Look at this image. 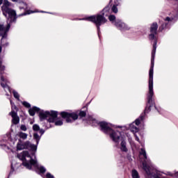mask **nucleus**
Returning <instances> with one entry per match:
<instances>
[{
  "instance_id": "obj_1",
  "label": "nucleus",
  "mask_w": 178,
  "mask_h": 178,
  "mask_svg": "<svg viewBox=\"0 0 178 178\" xmlns=\"http://www.w3.org/2000/svg\"><path fill=\"white\" fill-rule=\"evenodd\" d=\"M155 59H152L151 67L149 71V85H148V92L147 94V103L146 108L145 109V113H142L140 116L135 120L134 122L129 125V129L132 133H138V126L143 120L145 119V113H149L151 111V108L155 105V102H154V65Z\"/></svg>"
},
{
  "instance_id": "obj_2",
  "label": "nucleus",
  "mask_w": 178,
  "mask_h": 178,
  "mask_svg": "<svg viewBox=\"0 0 178 178\" xmlns=\"http://www.w3.org/2000/svg\"><path fill=\"white\" fill-rule=\"evenodd\" d=\"M3 6L1 7V10L3 15L7 18V26L3 24H0V35H1V47H8L9 43L6 42V37H8V33L10 29L11 23H16V11L9 8L10 6V3L8 0H0V5Z\"/></svg>"
},
{
  "instance_id": "obj_3",
  "label": "nucleus",
  "mask_w": 178,
  "mask_h": 178,
  "mask_svg": "<svg viewBox=\"0 0 178 178\" xmlns=\"http://www.w3.org/2000/svg\"><path fill=\"white\" fill-rule=\"evenodd\" d=\"M111 13L112 11L111 10V7L108 6L103 9L102 15L99 14L97 15H92L83 18L81 20H87L88 22H92V23H95V24H96L98 35L99 37L100 26L105 24V23L108 22L105 17H108V20H110L111 23L115 25V22H116V17L113 15H111Z\"/></svg>"
},
{
  "instance_id": "obj_4",
  "label": "nucleus",
  "mask_w": 178,
  "mask_h": 178,
  "mask_svg": "<svg viewBox=\"0 0 178 178\" xmlns=\"http://www.w3.org/2000/svg\"><path fill=\"white\" fill-rule=\"evenodd\" d=\"M88 122L90 124H92V126H97L99 124L102 131L105 133V134H109L110 138H111V140L115 143V144H119V141L123 140L122 133H120L119 131H115L112 129L111 124H109L106 122H98V121L92 116L89 117Z\"/></svg>"
},
{
  "instance_id": "obj_5",
  "label": "nucleus",
  "mask_w": 178,
  "mask_h": 178,
  "mask_svg": "<svg viewBox=\"0 0 178 178\" xmlns=\"http://www.w3.org/2000/svg\"><path fill=\"white\" fill-rule=\"evenodd\" d=\"M17 156L18 159L23 161L22 165L26 168V169L31 170L33 166V168H35V169H38V170L40 171V173L44 174L47 172L45 167L38 165L37 160L33 159L31 156H30V154H29V152L24 151L22 153L18 154Z\"/></svg>"
},
{
  "instance_id": "obj_6",
  "label": "nucleus",
  "mask_w": 178,
  "mask_h": 178,
  "mask_svg": "<svg viewBox=\"0 0 178 178\" xmlns=\"http://www.w3.org/2000/svg\"><path fill=\"white\" fill-rule=\"evenodd\" d=\"M40 108L37 106H33L29 108V113L30 116H34L36 112H39V117L40 120H47L49 123H54L55 119L58 118V111H40Z\"/></svg>"
},
{
  "instance_id": "obj_7",
  "label": "nucleus",
  "mask_w": 178,
  "mask_h": 178,
  "mask_svg": "<svg viewBox=\"0 0 178 178\" xmlns=\"http://www.w3.org/2000/svg\"><path fill=\"white\" fill-rule=\"evenodd\" d=\"M17 151H22V149H31V151H37V145L31 144L29 141L25 143L22 142V140L19 139L17 144Z\"/></svg>"
},
{
  "instance_id": "obj_8",
  "label": "nucleus",
  "mask_w": 178,
  "mask_h": 178,
  "mask_svg": "<svg viewBox=\"0 0 178 178\" xmlns=\"http://www.w3.org/2000/svg\"><path fill=\"white\" fill-rule=\"evenodd\" d=\"M60 116L63 119H65L67 123H73V122L79 119V115L74 112L63 111L60 113Z\"/></svg>"
},
{
  "instance_id": "obj_9",
  "label": "nucleus",
  "mask_w": 178,
  "mask_h": 178,
  "mask_svg": "<svg viewBox=\"0 0 178 178\" xmlns=\"http://www.w3.org/2000/svg\"><path fill=\"white\" fill-rule=\"evenodd\" d=\"M1 87L3 88L4 91H6V92H13V95H14V98H16V99L19 100V98H20V96L19 95V93L15 90L10 89V88L9 87V86H8V79H4L3 76H1Z\"/></svg>"
},
{
  "instance_id": "obj_10",
  "label": "nucleus",
  "mask_w": 178,
  "mask_h": 178,
  "mask_svg": "<svg viewBox=\"0 0 178 178\" xmlns=\"http://www.w3.org/2000/svg\"><path fill=\"white\" fill-rule=\"evenodd\" d=\"M114 26L120 30L121 31H126V30H130V26H127L124 22L120 19H116Z\"/></svg>"
},
{
  "instance_id": "obj_11",
  "label": "nucleus",
  "mask_w": 178,
  "mask_h": 178,
  "mask_svg": "<svg viewBox=\"0 0 178 178\" xmlns=\"http://www.w3.org/2000/svg\"><path fill=\"white\" fill-rule=\"evenodd\" d=\"M173 23H175V18H170L169 17H167L164 19V24L161 25V26L159 28V30L162 31V30H163L164 29H168V27H170V26H172Z\"/></svg>"
},
{
  "instance_id": "obj_12",
  "label": "nucleus",
  "mask_w": 178,
  "mask_h": 178,
  "mask_svg": "<svg viewBox=\"0 0 178 178\" xmlns=\"http://www.w3.org/2000/svg\"><path fill=\"white\" fill-rule=\"evenodd\" d=\"M9 115L13 118L12 123L13 124H19L20 122V118L17 116V113L16 112H10Z\"/></svg>"
},
{
  "instance_id": "obj_13",
  "label": "nucleus",
  "mask_w": 178,
  "mask_h": 178,
  "mask_svg": "<svg viewBox=\"0 0 178 178\" xmlns=\"http://www.w3.org/2000/svg\"><path fill=\"white\" fill-rule=\"evenodd\" d=\"M121 141V151H122L123 152H127V147H126V142L124 141V138H123Z\"/></svg>"
},
{
  "instance_id": "obj_14",
  "label": "nucleus",
  "mask_w": 178,
  "mask_h": 178,
  "mask_svg": "<svg viewBox=\"0 0 178 178\" xmlns=\"http://www.w3.org/2000/svg\"><path fill=\"white\" fill-rule=\"evenodd\" d=\"M2 52V46H0V54ZM5 70V65L2 64V59L0 58V73L2 74Z\"/></svg>"
},
{
  "instance_id": "obj_15",
  "label": "nucleus",
  "mask_w": 178,
  "mask_h": 178,
  "mask_svg": "<svg viewBox=\"0 0 178 178\" xmlns=\"http://www.w3.org/2000/svg\"><path fill=\"white\" fill-rule=\"evenodd\" d=\"M18 137H19V138H22V140H27V137L29 135H27V134L24 133V132H18L17 134Z\"/></svg>"
},
{
  "instance_id": "obj_16",
  "label": "nucleus",
  "mask_w": 178,
  "mask_h": 178,
  "mask_svg": "<svg viewBox=\"0 0 178 178\" xmlns=\"http://www.w3.org/2000/svg\"><path fill=\"white\" fill-rule=\"evenodd\" d=\"M19 165H18L17 167H16V164L12 161L11 163V170L10 171V175H13V172H15V169H17V168H19Z\"/></svg>"
},
{
  "instance_id": "obj_17",
  "label": "nucleus",
  "mask_w": 178,
  "mask_h": 178,
  "mask_svg": "<svg viewBox=\"0 0 178 178\" xmlns=\"http://www.w3.org/2000/svg\"><path fill=\"white\" fill-rule=\"evenodd\" d=\"M131 176L132 178H140V174H138V171L136 170H132Z\"/></svg>"
},
{
  "instance_id": "obj_18",
  "label": "nucleus",
  "mask_w": 178,
  "mask_h": 178,
  "mask_svg": "<svg viewBox=\"0 0 178 178\" xmlns=\"http://www.w3.org/2000/svg\"><path fill=\"white\" fill-rule=\"evenodd\" d=\"M10 105H11V112H16V113H17V107L16 106V105H15V103H13V102H12V100H10Z\"/></svg>"
},
{
  "instance_id": "obj_19",
  "label": "nucleus",
  "mask_w": 178,
  "mask_h": 178,
  "mask_svg": "<svg viewBox=\"0 0 178 178\" xmlns=\"http://www.w3.org/2000/svg\"><path fill=\"white\" fill-rule=\"evenodd\" d=\"M33 138L34 140H35L37 145H38V143H40V140H41V136H40L38 134L35 133L33 134Z\"/></svg>"
},
{
  "instance_id": "obj_20",
  "label": "nucleus",
  "mask_w": 178,
  "mask_h": 178,
  "mask_svg": "<svg viewBox=\"0 0 178 178\" xmlns=\"http://www.w3.org/2000/svg\"><path fill=\"white\" fill-rule=\"evenodd\" d=\"M9 140H10V134H8L6 136V139H3V141L5 143H2L1 142H0V145H6V143H8Z\"/></svg>"
},
{
  "instance_id": "obj_21",
  "label": "nucleus",
  "mask_w": 178,
  "mask_h": 178,
  "mask_svg": "<svg viewBox=\"0 0 178 178\" xmlns=\"http://www.w3.org/2000/svg\"><path fill=\"white\" fill-rule=\"evenodd\" d=\"M118 5H119V4L115 3V4H114V5L112 6V8H111V11L113 12V13H118Z\"/></svg>"
},
{
  "instance_id": "obj_22",
  "label": "nucleus",
  "mask_w": 178,
  "mask_h": 178,
  "mask_svg": "<svg viewBox=\"0 0 178 178\" xmlns=\"http://www.w3.org/2000/svg\"><path fill=\"white\" fill-rule=\"evenodd\" d=\"M33 131H39L40 126L37 124H33Z\"/></svg>"
},
{
  "instance_id": "obj_23",
  "label": "nucleus",
  "mask_w": 178,
  "mask_h": 178,
  "mask_svg": "<svg viewBox=\"0 0 178 178\" xmlns=\"http://www.w3.org/2000/svg\"><path fill=\"white\" fill-rule=\"evenodd\" d=\"M22 105L25 106V108H31V104L27 102H22Z\"/></svg>"
},
{
  "instance_id": "obj_24",
  "label": "nucleus",
  "mask_w": 178,
  "mask_h": 178,
  "mask_svg": "<svg viewBox=\"0 0 178 178\" xmlns=\"http://www.w3.org/2000/svg\"><path fill=\"white\" fill-rule=\"evenodd\" d=\"M63 124V121L61 120H58L55 122V125L56 126H62Z\"/></svg>"
},
{
  "instance_id": "obj_25",
  "label": "nucleus",
  "mask_w": 178,
  "mask_h": 178,
  "mask_svg": "<svg viewBox=\"0 0 178 178\" xmlns=\"http://www.w3.org/2000/svg\"><path fill=\"white\" fill-rule=\"evenodd\" d=\"M31 13H34V11L27 10L25 13L20 15V16H26V15H31Z\"/></svg>"
},
{
  "instance_id": "obj_26",
  "label": "nucleus",
  "mask_w": 178,
  "mask_h": 178,
  "mask_svg": "<svg viewBox=\"0 0 178 178\" xmlns=\"http://www.w3.org/2000/svg\"><path fill=\"white\" fill-rule=\"evenodd\" d=\"M19 9H27V4L26 3H22Z\"/></svg>"
},
{
  "instance_id": "obj_27",
  "label": "nucleus",
  "mask_w": 178,
  "mask_h": 178,
  "mask_svg": "<svg viewBox=\"0 0 178 178\" xmlns=\"http://www.w3.org/2000/svg\"><path fill=\"white\" fill-rule=\"evenodd\" d=\"M20 129L22 131H27V127H26V125L24 124H22L20 126Z\"/></svg>"
},
{
  "instance_id": "obj_28",
  "label": "nucleus",
  "mask_w": 178,
  "mask_h": 178,
  "mask_svg": "<svg viewBox=\"0 0 178 178\" xmlns=\"http://www.w3.org/2000/svg\"><path fill=\"white\" fill-rule=\"evenodd\" d=\"M86 111H81L79 113V116H81V118H84V116H86Z\"/></svg>"
},
{
  "instance_id": "obj_29",
  "label": "nucleus",
  "mask_w": 178,
  "mask_h": 178,
  "mask_svg": "<svg viewBox=\"0 0 178 178\" xmlns=\"http://www.w3.org/2000/svg\"><path fill=\"white\" fill-rule=\"evenodd\" d=\"M47 178H54V175H52L51 173L47 172L45 176Z\"/></svg>"
},
{
  "instance_id": "obj_30",
  "label": "nucleus",
  "mask_w": 178,
  "mask_h": 178,
  "mask_svg": "<svg viewBox=\"0 0 178 178\" xmlns=\"http://www.w3.org/2000/svg\"><path fill=\"white\" fill-rule=\"evenodd\" d=\"M39 131H40V134H41V136H42V134H44V133H45V131L42 129H40Z\"/></svg>"
},
{
  "instance_id": "obj_31",
  "label": "nucleus",
  "mask_w": 178,
  "mask_h": 178,
  "mask_svg": "<svg viewBox=\"0 0 178 178\" xmlns=\"http://www.w3.org/2000/svg\"><path fill=\"white\" fill-rule=\"evenodd\" d=\"M177 1V8H176L175 10V12H176V16L178 15V0H176Z\"/></svg>"
},
{
  "instance_id": "obj_32",
  "label": "nucleus",
  "mask_w": 178,
  "mask_h": 178,
  "mask_svg": "<svg viewBox=\"0 0 178 178\" xmlns=\"http://www.w3.org/2000/svg\"><path fill=\"white\" fill-rule=\"evenodd\" d=\"M136 141L140 142V138H138V136L137 135L134 134Z\"/></svg>"
},
{
  "instance_id": "obj_33",
  "label": "nucleus",
  "mask_w": 178,
  "mask_h": 178,
  "mask_svg": "<svg viewBox=\"0 0 178 178\" xmlns=\"http://www.w3.org/2000/svg\"><path fill=\"white\" fill-rule=\"evenodd\" d=\"M13 2H17V0H11Z\"/></svg>"
},
{
  "instance_id": "obj_34",
  "label": "nucleus",
  "mask_w": 178,
  "mask_h": 178,
  "mask_svg": "<svg viewBox=\"0 0 178 178\" xmlns=\"http://www.w3.org/2000/svg\"><path fill=\"white\" fill-rule=\"evenodd\" d=\"M6 95H8V96H9V94L6 93Z\"/></svg>"
},
{
  "instance_id": "obj_35",
  "label": "nucleus",
  "mask_w": 178,
  "mask_h": 178,
  "mask_svg": "<svg viewBox=\"0 0 178 178\" xmlns=\"http://www.w3.org/2000/svg\"><path fill=\"white\" fill-rule=\"evenodd\" d=\"M157 111H158V112L161 113V111L157 109Z\"/></svg>"
},
{
  "instance_id": "obj_36",
  "label": "nucleus",
  "mask_w": 178,
  "mask_h": 178,
  "mask_svg": "<svg viewBox=\"0 0 178 178\" xmlns=\"http://www.w3.org/2000/svg\"><path fill=\"white\" fill-rule=\"evenodd\" d=\"M155 109H157L156 107L154 106Z\"/></svg>"
},
{
  "instance_id": "obj_37",
  "label": "nucleus",
  "mask_w": 178,
  "mask_h": 178,
  "mask_svg": "<svg viewBox=\"0 0 178 178\" xmlns=\"http://www.w3.org/2000/svg\"><path fill=\"white\" fill-rule=\"evenodd\" d=\"M42 12V13H44V11H41Z\"/></svg>"
}]
</instances>
